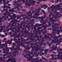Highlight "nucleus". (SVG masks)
<instances>
[{
    "label": "nucleus",
    "mask_w": 62,
    "mask_h": 62,
    "mask_svg": "<svg viewBox=\"0 0 62 62\" xmlns=\"http://www.w3.org/2000/svg\"><path fill=\"white\" fill-rule=\"evenodd\" d=\"M42 58L44 60H45V58L44 57H43V56H42Z\"/></svg>",
    "instance_id": "obj_29"
},
{
    "label": "nucleus",
    "mask_w": 62,
    "mask_h": 62,
    "mask_svg": "<svg viewBox=\"0 0 62 62\" xmlns=\"http://www.w3.org/2000/svg\"><path fill=\"white\" fill-rule=\"evenodd\" d=\"M42 28H41V27H40V28H37V29H38V30H39V29H41Z\"/></svg>",
    "instance_id": "obj_38"
},
{
    "label": "nucleus",
    "mask_w": 62,
    "mask_h": 62,
    "mask_svg": "<svg viewBox=\"0 0 62 62\" xmlns=\"http://www.w3.org/2000/svg\"><path fill=\"white\" fill-rule=\"evenodd\" d=\"M18 62H21V59L20 58H19L18 59Z\"/></svg>",
    "instance_id": "obj_25"
},
{
    "label": "nucleus",
    "mask_w": 62,
    "mask_h": 62,
    "mask_svg": "<svg viewBox=\"0 0 62 62\" xmlns=\"http://www.w3.org/2000/svg\"><path fill=\"white\" fill-rule=\"evenodd\" d=\"M39 49H37L36 50H35V51H36V52H38L39 51Z\"/></svg>",
    "instance_id": "obj_32"
},
{
    "label": "nucleus",
    "mask_w": 62,
    "mask_h": 62,
    "mask_svg": "<svg viewBox=\"0 0 62 62\" xmlns=\"http://www.w3.org/2000/svg\"><path fill=\"white\" fill-rule=\"evenodd\" d=\"M62 37V35H59L58 36V37H57V39H58L59 38V37Z\"/></svg>",
    "instance_id": "obj_23"
},
{
    "label": "nucleus",
    "mask_w": 62,
    "mask_h": 62,
    "mask_svg": "<svg viewBox=\"0 0 62 62\" xmlns=\"http://www.w3.org/2000/svg\"><path fill=\"white\" fill-rule=\"evenodd\" d=\"M48 10H50V8H48Z\"/></svg>",
    "instance_id": "obj_56"
},
{
    "label": "nucleus",
    "mask_w": 62,
    "mask_h": 62,
    "mask_svg": "<svg viewBox=\"0 0 62 62\" xmlns=\"http://www.w3.org/2000/svg\"><path fill=\"white\" fill-rule=\"evenodd\" d=\"M56 7V8H55V7H54V8H53V7H54V5H52V6L50 7V8L51 9L52 11H53L54 10V9L55 11L54 12V13H55L56 15H58V14H56V13H58V14H59V12H56V11L57 10V9L58 10H60V9L61 10H62V8H61L60 9V5H55Z\"/></svg>",
    "instance_id": "obj_1"
},
{
    "label": "nucleus",
    "mask_w": 62,
    "mask_h": 62,
    "mask_svg": "<svg viewBox=\"0 0 62 62\" xmlns=\"http://www.w3.org/2000/svg\"><path fill=\"white\" fill-rule=\"evenodd\" d=\"M43 44L44 45H46V43H44Z\"/></svg>",
    "instance_id": "obj_64"
},
{
    "label": "nucleus",
    "mask_w": 62,
    "mask_h": 62,
    "mask_svg": "<svg viewBox=\"0 0 62 62\" xmlns=\"http://www.w3.org/2000/svg\"><path fill=\"white\" fill-rule=\"evenodd\" d=\"M35 3H36V1H33L32 2V3L31 2H30V4H29V3H25V5H26V7L27 8H29V7L30 6V5H35Z\"/></svg>",
    "instance_id": "obj_3"
},
{
    "label": "nucleus",
    "mask_w": 62,
    "mask_h": 62,
    "mask_svg": "<svg viewBox=\"0 0 62 62\" xmlns=\"http://www.w3.org/2000/svg\"><path fill=\"white\" fill-rule=\"evenodd\" d=\"M11 41H12L13 40V39H10Z\"/></svg>",
    "instance_id": "obj_57"
},
{
    "label": "nucleus",
    "mask_w": 62,
    "mask_h": 62,
    "mask_svg": "<svg viewBox=\"0 0 62 62\" xmlns=\"http://www.w3.org/2000/svg\"><path fill=\"white\" fill-rule=\"evenodd\" d=\"M33 8V7H31V8H29V10H31V9H32V8Z\"/></svg>",
    "instance_id": "obj_44"
},
{
    "label": "nucleus",
    "mask_w": 62,
    "mask_h": 62,
    "mask_svg": "<svg viewBox=\"0 0 62 62\" xmlns=\"http://www.w3.org/2000/svg\"><path fill=\"white\" fill-rule=\"evenodd\" d=\"M58 40H58V39H57V42H56V41H54V43H57V42H58Z\"/></svg>",
    "instance_id": "obj_18"
},
{
    "label": "nucleus",
    "mask_w": 62,
    "mask_h": 62,
    "mask_svg": "<svg viewBox=\"0 0 62 62\" xmlns=\"http://www.w3.org/2000/svg\"><path fill=\"white\" fill-rule=\"evenodd\" d=\"M16 5L17 6H21V3H19V4H16Z\"/></svg>",
    "instance_id": "obj_16"
},
{
    "label": "nucleus",
    "mask_w": 62,
    "mask_h": 62,
    "mask_svg": "<svg viewBox=\"0 0 62 62\" xmlns=\"http://www.w3.org/2000/svg\"><path fill=\"white\" fill-rule=\"evenodd\" d=\"M9 3V1H8L7 2V3H6V4H8V3Z\"/></svg>",
    "instance_id": "obj_37"
},
{
    "label": "nucleus",
    "mask_w": 62,
    "mask_h": 62,
    "mask_svg": "<svg viewBox=\"0 0 62 62\" xmlns=\"http://www.w3.org/2000/svg\"><path fill=\"white\" fill-rule=\"evenodd\" d=\"M43 20H41V21H40V22L41 23H42V22H43Z\"/></svg>",
    "instance_id": "obj_47"
},
{
    "label": "nucleus",
    "mask_w": 62,
    "mask_h": 62,
    "mask_svg": "<svg viewBox=\"0 0 62 62\" xmlns=\"http://www.w3.org/2000/svg\"><path fill=\"white\" fill-rule=\"evenodd\" d=\"M45 54H47V52L48 51V49L45 50H44Z\"/></svg>",
    "instance_id": "obj_11"
},
{
    "label": "nucleus",
    "mask_w": 62,
    "mask_h": 62,
    "mask_svg": "<svg viewBox=\"0 0 62 62\" xmlns=\"http://www.w3.org/2000/svg\"><path fill=\"white\" fill-rule=\"evenodd\" d=\"M0 27L1 28H3V26H0Z\"/></svg>",
    "instance_id": "obj_55"
},
{
    "label": "nucleus",
    "mask_w": 62,
    "mask_h": 62,
    "mask_svg": "<svg viewBox=\"0 0 62 62\" xmlns=\"http://www.w3.org/2000/svg\"><path fill=\"white\" fill-rule=\"evenodd\" d=\"M54 48V46H53L52 47V49L53 48Z\"/></svg>",
    "instance_id": "obj_49"
},
{
    "label": "nucleus",
    "mask_w": 62,
    "mask_h": 62,
    "mask_svg": "<svg viewBox=\"0 0 62 62\" xmlns=\"http://www.w3.org/2000/svg\"><path fill=\"white\" fill-rule=\"evenodd\" d=\"M40 9H41L40 8H39L38 10V9H36L37 13H35V14H34V16H33V18H35V17H36V16H39V14Z\"/></svg>",
    "instance_id": "obj_4"
},
{
    "label": "nucleus",
    "mask_w": 62,
    "mask_h": 62,
    "mask_svg": "<svg viewBox=\"0 0 62 62\" xmlns=\"http://www.w3.org/2000/svg\"><path fill=\"white\" fill-rule=\"evenodd\" d=\"M22 0H18V2H20V1H22Z\"/></svg>",
    "instance_id": "obj_39"
},
{
    "label": "nucleus",
    "mask_w": 62,
    "mask_h": 62,
    "mask_svg": "<svg viewBox=\"0 0 62 62\" xmlns=\"http://www.w3.org/2000/svg\"><path fill=\"white\" fill-rule=\"evenodd\" d=\"M17 10H20V9L19 8H18Z\"/></svg>",
    "instance_id": "obj_60"
},
{
    "label": "nucleus",
    "mask_w": 62,
    "mask_h": 62,
    "mask_svg": "<svg viewBox=\"0 0 62 62\" xmlns=\"http://www.w3.org/2000/svg\"><path fill=\"white\" fill-rule=\"evenodd\" d=\"M28 53H29V54H30V53H31V54H32L33 53V52H30L29 51L28 52Z\"/></svg>",
    "instance_id": "obj_30"
},
{
    "label": "nucleus",
    "mask_w": 62,
    "mask_h": 62,
    "mask_svg": "<svg viewBox=\"0 0 62 62\" xmlns=\"http://www.w3.org/2000/svg\"><path fill=\"white\" fill-rule=\"evenodd\" d=\"M13 44L14 46H15V43H13Z\"/></svg>",
    "instance_id": "obj_43"
},
{
    "label": "nucleus",
    "mask_w": 62,
    "mask_h": 62,
    "mask_svg": "<svg viewBox=\"0 0 62 62\" xmlns=\"http://www.w3.org/2000/svg\"><path fill=\"white\" fill-rule=\"evenodd\" d=\"M36 60V59L34 58V59L32 58V56H31V57H30L29 59H28L27 61H31V62H33L35 60Z\"/></svg>",
    "instance_id": "obj_6"
},
{
    "label": "nucleus",
    "mask_w": 62,
    "mask_h": 62,
    "mask_svg": "<svg viewBox=\"0 0 62 62\" xmlns=\"http://www.w3.org/2000/svg\"><path fill=\"white\" fill-rule=\"evenodd\" d=\"M43 6L44 7H46V8H48V6L45 5H44Z\"/></svg>",
    "instance_id": "obj_26"
},
{
    "label": "nucleus",
    "mask_w": 62,
    "mask_h": 62,
    "mask_svg": "<svg viewBox=\"0 0 62 62\" xmlns=\"http://www.w3.org/2000/svg\"><path fill=\"white\" fill-rule=\"evenodd\" d=\"M29 55V57H30V54H26V55H24V57H26V55Z\"/></svg>",
    "instance_id": "obj_12"
},
{
    "label": "nucleus",
    "mask_w": 62,
    "mask_h": 62,
    "mask_svg": "<svg viewBox=\"0 0 62 62\" xmlns=\"http://www.w3.org/2000/svg\"><path fill=\"white\" fill-rule=\"evenodd\" d=\"M54 0H52V3H54Z\"/></svg>",
    "instance_id": "obj_50"
},
{
    "label": "nucleus",
    "mask_w": 62,
    "mask_h": 62,
    "mask_svg": "<svg viewBox=\"0 0 62 62\" xmlns=\"http://www.w3.org/2000/svg\"><path fill=\"white\" fill-rule=\"evenodd\" d=\"M54 30H54V29H53L52 30V31H54Z\"/></svg>",
    "instance_id": "obj_58"
},
{
    "label": "nucleus",
    "mask_w": 62,
    "mask_h": 62,
    "mask_svg": "<svg viewBox=\"0 0 62 62\" xmlns=\"http://www.w3.org/2000/svg\"><path fill=\"white\" fill-rule=\"evenodd\" d=\"M42 12H43V13L45 14H46V13L45 12V11H44V10H42Z\"/></svg>",
    "instance_id": "obj_21"
},
{
    "label": "nucleus",
    "mask_w": 62,
    "mask_h": 62,
    "mask_svg": "<svg viewBox=\"0 0 62 62\" xmlns=\"http://www.w3.org/2000/svg\"><path fill=\"white\" fill-rule=\"evenodd\" d=\"M44 7V6H42L41 7V8H43Z\"/></svg>",
    "instance_id": "obj_41"
},
{
    "label": "nucleus",
    "mask_w": 62,
    "mask_h": 62,
    "mask_svg": "<svg viewBox=\"0 0 62 62\" xmlns=\"http://www.w3.org/2000/svg\"><path fill=\"white\" fill-rule=\"evenodd\" d=\"M13 10H14V9L13 8L11 10H9V11H10V12L11 11H13Z\"/></svg>",
    "instance_id": "obj_22"
},
{
    "label": "nucleus",
    "mask_w": 62,
    "mask_h": 62,
    "mask_svg": "<svg viewBox=\"0 0 62 62\" xmlns=\"http://www.w3.org/2000/svg\"><path fill=\"white\" fill-rule=\"evenodd\" d=\"M47 36V35L46 34L45 35V38L46 39V38H49V36H47V37H46V36Z\"/></svg>",
    "instance_id": "obj_14"
},
{
    "label": "nucleus",
    "mask_w": 62,
    "mask_h": 62,
    "mask_svg": "<svg viewBox=\"0 0 62 62\" xmlns=\"http://www.w3.org/2000/svg\"><path fill=\"white\" fill-rule=\"evenodd\" d=\"M13 36H15V35H14V36L12 35H11V37H13Z\"/></svg>",
    "instance_id": "obj_35"
},
{
    "label": "nucleus",
    "mask_w": 62,
    "mask_h": 62,
    "mask_svg": "<svg viewBox=\"0 0 62 62\" xmlns=\"http://www.w3.org/2000/svg\"><path fill=\"white\" fill-rule=\"evenodd\" d=\"M34 54H35L36 55H38V54H37V52H34Z\"/></svg>",
    "instance_id": "obj_19"
},
{
    "label": "nucleus",
    "mask_w": 62,
    "mask_h": 62,
    "mask_svg": "<svg viewBox=\"0 0 62 62\" xmlns=\"http://www.w3.org/2000/svg\"><path fill=\"white\" fill-rule=\"evenodd\" d=\"M9 49H10V50H12V49L14 50H17V48H14V47H13V48H12V47H11L10 48H9Z\"/></svg>",
    "instance_id": "obj_8"
},
{
    "label": "nucleus",
    "mask_w": 62,
    "mask_h": 62,
    "mask_svg": "<svg viewBox=\"0 0 62 62\" xmlns=\"http://www.w3.org/2000/svg\"><path fill=\"white\" fill-rule=\"evenodd\" d=\"M48 35H50V36L51 37V38H52L53 39H54V37H53V36H52V34H50L49 33H48Z\"/></svg>",
    "instance_id": "obj_13"
},
{
    "label": "nucleus",
    "mask_w": 62,
    "mask_h": 62,
    "mask_svg": "<svg viewBox=\"0 0 62 62\" xmlns=\"http://www.w3.org/2000/svg\"><path fill=\"white\" fill-rule=\"evenodd\" d=\"M8 42H7V40H6L5 41V42H7L8 44H10V40H8Z\"/></svg>",
    "instance_id": "obj_9"
},
{
    "label": "nucleus",
    "mask_w": 62,
    "mask_h": 62,
    "mask_svg": "<svg viewBox=\"0 0 62 62\" xmlns=\"http://www.w3.org/2000/svg\"><path fill=\"white\" fill-rule=\"evenodd\" d=\"M6 39H6V38H5L4 39V40H6Z\"/></svg>",
    "instance_id": "obj_46"
},
{
    "label": "nucleus",
    "mask_w": 62,
    "mask_h": 62,
    "mask_svg": "<svg viewBox=\"0 0 62 62\" xmlns=\"http://www.w3.org/2000/svg\"><path fill=\"white\" fill-rule=\"evenodd\" d=\"M55 1H57V2H59V1L58 0H55Z\"/></svg>",
    "instance_id": "obj_51"
},
{
    "label": "nucleus",
    "mask_w": 62,
    "mask_h": 62,
    "mask_svg": "<svg viewBox=\"0 0 62 62\" xmlns=\"http://www.w3.org/2000/svg\"><path fill=\"white\" fill-rule=\"evenodd\" d=\"M23 3H25V0H23Z\"/></svg>",
    "instance_id": "obj_36"
},
{
    "label": "nucleus",
    "mask_w": 62,
    "mask_h": 62,
    "mask_svg": "<svg viewBox=\"0 0 62 62\" xmlns=\"http://www.w3.org/2000/svg\"><path fill=\"white\" fill-rule=\"evenodd\" d=\"M2 0H0V4H2Z\"/></svg>",
    "instance_id": "obj_33"
},
{
    "label": "nucleus",
    "mask_w": 62,
    "mask_h": 62,
    "mask_svg": "<svg viewBox=\"0 0 62 62\" xmlns=\"http://www.w3.org/2000/svg\"><path fill=\"white\" fill-rule=\"evenodd\" d=\"M58 30H57V31H58V32H60V31L59 30V29H58Z\"/></svg>",
    "instance_id": "obj_45"
},
{
    "label": "nucleus",
    "mask_w": 62,
    "mask_h": 62,
    "mask_svg": "<svg viewBox=\"0 0 62 62\" xmlns=\"http://www.w3.org/2000/svg\"><path fill=\"white\" fill-rule=\"evenodd\" d=\"M36 1H40V2L41 1V0H36Z\"/></svg>",
    "instance_id": "obj_48"
},
{
    "label": "nucleus",
    "mask_w": 62,
    "mask_h": 62,
    "mask_svg": "<svg viewBox=\"0 0 62 62\" xmlns=\"http://www.w3.org/2000/svg\"><path fill=\"white\" fill-rule=\"evenodd\" d=\"M50 14H52V15H54V14H53V13H50Z\"/></svg>",
    "instance_id": "obj_34"
},
{
    "label": "nucleus",
    "mask_w": 62,
    "mask_h": 62,
    "mask_svg": "<svg viewBox=\"0 0 62 62\" xmlns=\"http://www.w3.org/2000/svg\"><path fill=\"white\" fill-rule=\"evenodd\" d=\"M4 28H5L6 27V26H3V27Z\"/></svg>",
    "instance_id": "obj_62"
},
{
    "label": "nucleus",
    "mask_w": 62,
    "mask_h": 62,
    "mask_svg": "<svg viewBox=\"0 0 62 62\" xmlns=\"http://www.w3.org/2000/svg\"><path fill=\"white\" fill-rule=\"evenodd\" d=\"M41 50H42V51H44V49H42Z\"/></svg>",
    "instance_id": "obj_61"
},
{
    "label": "nucleus",
    "mask_w": 62,
    "mask_h": 62,
    "mask_svg": "<svg viewBox=\"0 0 62 62\" xmlns=\"http://www.w3.org/2000/svg\"><path fill=\"white\" fill-rule=\"evenodd\" d=\"M2 45H3V46L5 45H6V46H8V45H7V43H6L4 44H2Z\"/></svg>",
    "instance_id": "obj_17"
},
{
    "label": "nucleus",
    "mask_w": 62,
    "mask_h": 62,
    "mask_svg": "<svg viewBox=\"0 0 62 62\" xmlns=\"http://www.w3.org/2000/svg\"><path fill=\"white\" fill-rule=\"evenodd\" d=\"M61 54L62 55V52L60 53H59V54H58L57 55H55V56L56 57H57V58H54V55L53 54H52L51 55V56H52V60H53L54 59V60H56L57 59H62V57H61L62 55H61Z\"/></svg>",
    "instance_id": "obj_2"
},
{
    "label": "nucleus",
    "mask_w": 62,
    "mask_h": 62,
    "mask_svg": "<svg viewBox=\"0 0 62 62\" xmlns=\"http://www.w3.org/2000/svg\"><path fill=\"white\" fill-rule=\"evenodd\" d=\"M10 28L7 29V30H5V31L7 32L8 31V30H10Z\"/></svg>",
    "instance_id": "obj_20"
},
{
    "label": "nucleus",
    "mask_w": 62,
    "mask_h": 62,
    "mask_svg": "<svg viewBox=\"0 0 62 62\" xmlns=\"http://www.w3.org/2000/svg\"><path fill=\"white\" fill-rule=\"evenodd\" d=\"M10 55L11 56H16V55L15 54H14V53H13L12 54H11V55Z\"/></svg>",
    "instance_id": "obj_10"
},
{
    "label": "nucleus",
    "mask_w": 62,
    "mask_h": 62,
    "mask_svg": "<svg viewBox=\"0 0 62 62\" xmlns=\"http://www.w3.org/2000/svg\"><path fill=\"white\" fill-rule=\"evenodd\" d=\"M5 36H7V35H8V34H7V33H5Z\"/></svg>",
    "instance_id": "obj_54"
},
{
    "label": "nucleus",
    "mask_w": 62,
    "mask_h": 62,
    "mask_svg": "<svg viewBox=\"0 0 62 62\" xmlns=\"http://www.w3.org/2000/svg\"><path fill=\"white\" fill-rule=\"evenodd\" d=\"M3 2L4 3H6V1H5L3 0Z\"/></svg>",
    "instance_id": "obj_52"
},
{
    "label": "nucleus",
    "mask_w": 62,
    "mask_h": 62,
    "mask_svg": "<svg viewBox=\"0 0 62 62\" xmlns=\"http://www.w3.org/2000/svg\"><path fill=\"white\" fill-rule=\"evenodd\" d=\"M54 39H52V42H51V44L53 43V42H54Z\"/></svg>",
    "instance_id": "obj_28"
},
{
    "label": "nucleus",
    "mask_w": 62,
    "mask_h": 62,
    "mask_svg": "<svg viewBox=\"0 0 62 62\" xmlns=\"http://www.w3.org/2000/svg\"><path fill=\"white\" fill-rule=\"evenodd\" d=\"M15 42L17 44V47H20V42L19 41L18 42L17 41H16Z\"/></svg>",
    "instance_id": "obj_7"
},
{
    "label": "nucleus",
    "mask_w": 62,
    "mask_h": 62,
    "mask_svg": "<svg viewBox=\"0 0 62 62\" xmlns=\"http://www.w3.org/2000/svg\"><path fill=\"white\" fill-rule=\"evenodd\" d=\"M3 60L1 58H0V61H3Z\"/></svg>",
    "instance_id": "obj_27"
},
{
    "label": "nucleus",
    "mask_w": 62,
    "mask_h": 62,
    "mask_svg": "<svg viewBox=\"0 0 62 62\" xmlns=\"http://www.w3.org/2000/svg\"><path fill=\"white\" fill-rule=\"evenodd\" d=\"M4 29H0V32H2V30H4Z\"/></svg>",
    "instance_id": "obj_24"
},
{
    "label": "nucleus",
    "mask_w": 62,
    "mask_h": 62,
    "mask_svg": "<svg viewBox=\"0 0 62 62\" xmlns=\"http://www.w3.org/2000/svg\"><path fill=\"white\" fill-rule=\"evenodd\" d=\"M22 11H23V12H24V11H25V9H24V10H22Z\"/></svg>",
    "instance_id": "obj_40"
},
{
    "label": "nucleus",
    "mask_w": 62,
    "mask_h": 62,
    "mask_svg": "<svg viewBox=\"0 0 62 62\" xmlns=\"http://www.w3.org/2000/svg\"><path fill=\"white\" fill-rule=\"evenodd\" d=\"M2 50L3 51H5V48L3 49H2Z\"/></svg>",
    "instance_id": "obj_53"
},
{
    "label": "nucleus",
    "mask_w": 62,
    "mask_h": 62,
    "mask_svg": "<svg viewBox=\"0 0 62 62\" xmlns=\"http://www.w3.org/2000/svg\"><path fill=\"white\" fill-rule=\"evenodd\" d=\"M49 17H51V15H49Z\"/></svg>",
    "instance_id": "obj_59"
},
{
    "label": "nucleus",
    "mask_w": 62,
    "mask_h": 62,
    "mask_svg": "<svg viewBox=\"0 0 62 62\" xmlns=\"http://www.w3.org/2000/svg\"><path fill=\"white\" fill-rule=\"evenodd\" d=\"M60 16L61 17V16H62V14H60Z\"/></svg>",
    "instance_id": "obj_63"
},
{
    "label": "nucleus",
    "mask_w": 62,
    "mask_h": 62,
    "mask_svg": "<svg viewBox=\"0 0 62 62\" xmlns=\"http://www.w3.org/2000/svg\"><path fill=\"white\" fill-rule=\"evenodd\" d=\"M52 34H53V35H54H54H55V33H54V31H53V32Z\"/></svg>",
    "instance_id": "obj_31"
},
{
    "label": "nucleus",
    "mask_w": 62,
    "mask_h": 62,
    "mask_svg": "<svg viewBox=\"0 0 62 62\" xmlns=\"http://www.w3.org/2000/svg\"><path fill=\"white\" fill-rule=\"evenodd\" d=\"M56 48H54V49H53L52 51H53V50H56Z\"/></svg>",
    "instance_id": "obj_42"
},
{
    "label": "nucleus",
    "mask_w": 62,
    "mask_h": 62,
    "mask_svg": "<svg viewBox=\"0 0 62 62\" xmlns=\"http://www.w3.org/2000/svg\"><path fill=\"white\" fill-rule=\"evenodd\" d=\"M15 59H16L15 58H11V57H9L8 60H7V62H8L10 61L12 62H16V60H15Z\"/></svg>",
    "instance_id": "obj_5"
},
{
    "label": "nucleus",
    "mask_w": 62,
    "mask_h": 62,
    "mask_svg": "<svg viewBox=\"0 0 62 62\" xmlns=\"http://www.w3.org/2000/svg\"><path fill=\"white\" fill-rule=\"evenodd\" d=\"M0 36L1 37H5V35L2 34H0Z\"/></svg>",
    "instance_id": "obj_15"
}]
</instances>
